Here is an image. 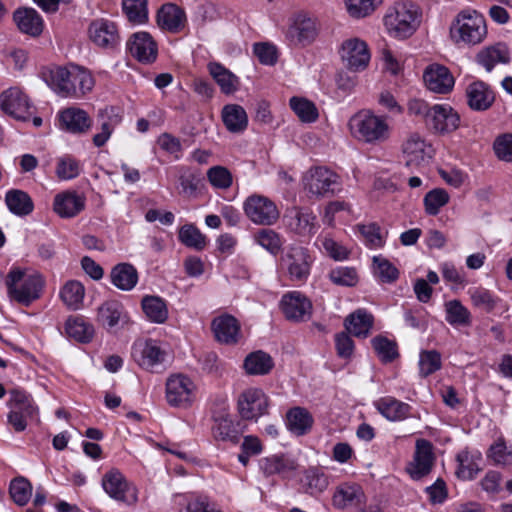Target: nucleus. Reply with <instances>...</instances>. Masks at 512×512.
I'll use <instances>...</instances> for the list:
<instances>
[{"instance_id": "obj_13", "label": "nucleus", "mask_w": 512, "mask_h": 512, "mask_svg": "<svg viewBox=\"0 0 512 512\" xmlns=\"http://www.w3.org/2000/svg\"><path fill=\"white\" fill-rule=\"evenodd\" d=\"M243 211L247 218L257 225H273L280 216L276 204L261 194L248 196L243 202Z\"/></svg>"}, {"instance_id": "obj_27", "label": "nucleus", "mask_w": 512, "mask_h": 512, "mask_svg": "<svg viewBox=\"0 0 512 512\" xmlns=\"http://www.w3.org/2000/svg\"><path fill=\"white\" fill-rule=\"evenodd\" d=\"M127 48L142 63H151L157 57V45L147 32L134 33L127 42Z\"/></svg>"}, {"instance_id": "obj_55", "label": "nucleus", "mask_w": 512, "mask_h": 512, "mask_svg": "<svg viewBox=\"0 0 512 512\" xmlns=\"http://www.w3.org/2000/svg\"><path fill=\"white\" fill-rule=\"evenodd\" d=\"M81 173L79 160L71 155H63L57 159L55 174L60 180H71Z\"/></svg>"}, {"instance_id": "obj_25", "label": "nucleus", "mask_w": 512, "mask_h": 512, "mask_svg": "<svg viewBox=\"0 0 512 512\" xmlns=\"http://www.w3.org/2000/svg\"><path fill=\"white\" fill-rule=\"evenodd\" d=\"M121 111L113 106L100 109L97 114V120L100 123V132L93 136V144L96 147L104 146L110 139L115 128L122 122Z\"/></svg>"}, {"instance_id": "obj_49", "label": "nucleus", "mask_w": 512, "mask_h": 512, "mask_svg": "<svg viewBox=\"0 0 512 512\" xmlns=\"http://www.w3.org/2000/svg\"><path fill=\"white\" fill-rule=\"evenodd\" d=\"M212 433L216 440L238 442L237 432L234 429L233 421L227 413L214 417Z\"/></svg>"}, {"instance_id": "obj_28", "label": "nucleus", "mask_w": 512, "mask_h": 512, "mask_svg": "<svg viewBox=\"0 0 512 512\" xmlns=\"http://www.w3.org/2000/svg\"><path fill=\"white\" fill-rule=\"evenodd\" d=\"M510 60V50L503 42L482 48L475 57L476 63L487 72H491L498 64H508Z\"/></svg>"}, {"instance_id": "obj_10", "label": "nucleus", "mask_w": 512, "mask_h": 512, "mask_svg": "<svg viewBox=\"0 0 512 512\" xmlns=\"http://www.w3.org/2000/svg\"><path fill=\"white\" fill-rule=\"evenodd\" d=\"M303 183L304 189L317 198L331 196L341 190L340 177L322 166L307 171Z\"/></svg>"}, {"instance_id": "obj_39", "label": "nucleus", "mask_w": 512, "mask_h": 512, "mask_svg": "<svg viewBox=\"0 0 512 512\" xmlns=\"http://www.w3.org/2000/svg\"><path fill=\"white\" fill-rule=\"evenodd\" d=\"M59 297L67 309L79 310L83 307L85 287L78 280H69L60 288Z\"/></svg>"}, {"instance_id": "obj_43", "label": "nucleus", "mask_w": 512, "mask_h": 512, "mask_svg": "<svg viewBox=\"0 0 512 512\" xmlns=\"http://www.w3.org/2000/svg\"><path fill=\"white\" fill-rule=\"evenodd\" d=\"M208 70L224 94H232L238 89V77L223 65L212 62L208 64Z\"/></svg>"}, {"instance_id": "obj_30", "label": "nucleus", "mask_w": 512, "mask_h": 512, "mask_svg": "<svg viewBox=\"0 0 512 512\" xmlns=\"http://www.w3.org/2000/svg\"><path fill=\"white\" fill-rule=\"evenodd\" d=\"M59 117L62 129L73 134L86 133L92 127V119L80 108H67L60 112Z\"/></svg>"}, {"instance_id": "obj_51", "label": "nucleus", "mask_w": 512, "mask_h": 512, "mask_svg": "<svg viewBox=\"0 0 512 512\" xmlns=\"http://www.w3.org/2000/svg\"><path fill=\"white\" fill-rule=\"evenodd\" d=\"M467 293L472 305L486 312L492 311L499 301L497 296L483 287H471Z\"/></svg>"}, {"instance_id": "obj_63", "label": "nucleus", "mask_w": 512, "mask_h": 512, "mask_svg": "<svg viewBox=\"0 0 512 512\" xmlns=\"http://www.w3.org/2000/svg\"><path fill=\"white\" fill-rule=\"evenodd\" d=\"M441 355L436 350H426L420 353L419 369L423 377H427L441 368Z\"/></svg>"}, {"instance_id": "obj_53", "label": "nucleus", "mask_w": 512, "mask_h": 512, "mask_svg": "<svg viewBox=\"0 0 512 512\" xmlns=\"http://www.w3.org/2000/svg\"><path fill=\"white\" fill-rule=\"evenodd\" d=\"M290 107L297 117L305 123H313L318 119V110L315 104L306 98L292 97Z\"/></svg>"}, {"instance_id": "obj_37", "label": "nucleus", "mask_w": 512, "mask_h": 512, "mask_svg": "<svg viewBox=\"0 0 512 512\" xmlns=\"http://www.w3.org/2000/svg\"><path fill=\"white\" fill-rule=\"evenodd\" d=\"M5 203L8 210L19 217L31 214L34 209V203L30 195L19 189L8 190L5 194Z\"/></svg>"}, {"instance_id": "obj_31", "label": "nucleus", "mask_w": 512, "mask_h": 512, "mask_svg": "<svg viewBox=\"0 0 512 512\" xmlns=\"http://www.w3.org/2000/svg\"><path fill=\"white\" fill-rule=\"evenodd\" d=\"M468 106L474 111H485L489 109L495 100L492 89L481 81L469 84L466 88Z\"/></svg>"}, {"instance_id": "obj_57", "label": "nucleus", "mask_w": 512, "mask_h": 512, "mask_svg": "<svg viewBox=\"0 0 512 512\" xmlns=\"http://www.w3.org/2000/svg\"><path fill=\"white\" fill-rule=\"evenodd\" d=\"M316 243H319L323 251L335 261H345L350 256L351 251L346 246L328 235L319 236Z\"/></svg>"}, {"instance_id": "obj_12", "label": "nucleus", "mask_w": 512, "mask_h": 512, "mask_svg": "<svg viewBox=\"0 0 512 512\" xmlns=\"http://www.w3.org/2000/svg\"><path fill=\"white\" fill-rule=\"evenodd\" d=\"M285 229L296 236L311 238L318 230L317 216L306 207L292 206L285 210L282 218Z\"/></svg>"}, {"instance_id": "obj_54", "label": "nucleus", "mask_w": 512, "mask_h": 512, "mask_svg": "<svg viewBox=\"0 0 512 512\" xmlns=\"http://www.w3.org/2000/svg\"><path fill=\"white\" fill-rule=\"evenodd\" d=\"M296 469L295 462L284 456H271L265 459L263 470L267 475L288 476Z\"/></svg>"}, {"instance_id": "obj_64", "label": "nucleus", "mask_w": 512, "mask_h": 512, "mask_svg": "<svg viewBox=\"0 0 512 512\" xmlns=\"http://www.w3.org/2000/svg\"><path fill=\"white\" fill-rule=\"evenodd\" d=\"M307 491L311 495L323 492L328 486V477L318 468H309L305 473Z\"/></svg>"}, {"instance_id": "obj_5", "label": "nucleus", "mask_w": 512, "mask_h": 512, "mask_svg": "<svg viewBox=\"0 0 512 512\" xmlns=\"http://www.w3.org/2000/svg\"><path fill=\"white\" fill-rule=\"evenodd\" d=\"M348 128L354 138L367 144L383 143L390 136V126L386 119L369 110L354 114L348 121Z\"/></svg>"}, {"instance_id": "obj_33", "label": "nucleus", "mask_w": 512, "mask_h": 512, "mask_svg": "<svg viewBox=\"0 0 512 512\" xmlns=\"http://www.w3.org/2000/svg\"><path fill=\"white\" fill-rule=\"evenodd\" d=\"M374 317L366 309H357L344 320V326L348 333L357 338H367L373 328Z\"/></svg>"}, {"instance_id": "obj_45", "label": "nucleus", "mask_w": 512, "mask_h": 512, "mask_svg": "<svg viewBox=\"0 0 512 512\" xmlns=\"http://www.w3.org/2000/svg\"><path fill=\"white\" fill-rule=\"evenodd\" d=\"M445 320L454 327H468L472 323V316L459 300L454 299L445 303Z\"/></svg>"}, {"instance_id": "obj_41", "label": "nucleus", "mask_w": 512, "mask_h": 512, "mask_svg": "<svg viewBox=\"0 0 512 512\" xmlns=\"http://www.w3.org/2000/svg\"><path fill=\"white\" fill-rule=\"evenodd\" d=\"M376 407L378 411L390 421H401L405 419L410 412V406L407 403L393 397L380 398L376 403Z\"/></svg>"}, {"instance_id": "obj_14", "label": "nucleus", "mask_w": 512, "mask_h": 512, "mask_svg": "<svg viewBox=\"0 0 512 512\" xmlns=\"http://www.w3.org/2000/svg\"><path fill=\"white\" fill-rule=\"evenodd\" d=\"M268 408V396L260 388L249 387L245 389L237 400L238 413L244 420L256 422L268 413Z\"/></svg>"}, {"instance_id": "obj_42", "label": "nucleus", "mask_w": 512, "mask_h": 512, "mask_svg": "<svg viewBox=\"0 0 512 512\" xmlns=\"http://www.w3.org/2000/svg\"><path fill=\"white\" fill-rule=\"evenodd\" d=\"M141 306L146 318L152 323L162 324L168 319L167 304L159 296L143 297Z\"/></svg>"}, {"instance_id": "obj_18", "label": "nucleus", "mask_w": 512, "mask_h": 512, "mask_svg": "<svg viewBox=\"0 0 512 512\" xmlns=\"http://www.w3.org/2000/svg\"><path fill=\"white\" fill-rule=\"evenodd\" d=\"M88 37L97 47L112 50L119 45L120 36L114 22L107 19H95L88 27Z\"/></svg>"}, {"instance_id": "obj_1", "label": "nucleus", "mask_w": 512, "mask_h": 512, "mask_svg": "<svg viewBox=\"0 0 512 512\" xmlns=\"http://www.w3.org/2000/svg\"><path fill=\"white\" fill-rule=\"evenodd\" d=\"M46 82L57 95L65 98H80L90 92L95 83L91 73L77 65L52 69Z\"/></svg>"}, {"instance_id": "obj_7", "label": "nucleus", "mask_w": 512, "mask_h": 512, "mask_svg": "<svg viewBox=\"0 0 512 512\" xmlns=\"http://www.w3.org/2000/svg\"><path fill=\"white\" fill-rule=\"evenodd\" d=\"M105 493L113 500L127 506H135L139 501V489L126 478L118 468H110L101 479Z\"/></svg>"}, {"instance_id": "obj_20", "label": "nucleus", "mask_w": 512, "mask_h": 512, "mask_svg": "<svg viewBox=\"0 0 512 512\" xmlns=\"http://www.w3.org/2000/svg\"><path fill=\"white\" fill-rule=\"evenodd\" d=\"M211 330L215 339L225 345L237 344L241 337L238 320L230 314H221L211 322Z\"/></svg>"}, {"instance_id": "obj_23", "label": "nucleus", "mask_w": 512, "mask_h": 512, "mask_svg": "<svg viewBox=\"0 0 512 512\" xmlns=\"http://www.w3.org/2000/svg\"><path fill=\"white\" fill-rule=\"evenodd\" d=\"M426 87L435 93L446 94L454 87V77L449 69L440 64L429 65L423 74Z\"/></svg>"}, {"instance_id": "obj_29", "label": "nucleus", "mask_w": 512, "mask_h": 512, "mask_svg": "<svg viewBox=\"0 0 512 512\" xmlns=\"http://www.w3.org/2000/svg\"><path fill=\"white\" fill-rule=\"evenodd\" d=\"M407 166H420L431 158V147L418 134L410 135L403 144Z\"/></svg>"}, {"instance_id": "obj_6", "label": "nucleus", "mask_w": 512, "mask_h": 512, "mask_svg": "<svg viewBox=\"0 0 512 512\" xmlns=\"http://www.w3.org/2000/svg\"><path fill=\"white\" fill-rule=\"evenodd\" d=\"M8 395L7 420L16 432L24 431L29 422H39V407L30 393L21 387H14L8 391Z\"/></svg>"}, {"instance_id": "obj_56", "label": "nucleus", "mask_w": 512, "mask_h": 512, "mask_svg": "<svg viewBox=\"0 0 512 512\" xmlns=\"http://www.w3.org/2000/svg\"><path fill=\"white\" fill-rule=\"evenodd\" d=\"M450 196L445 189L435 188L430 190L423 199L425 213L427 215H437L441 208L449 202Z\"/></svg>"}, {"instance_id": "obj_9", "label": "nucleus", "mask_w": 512, "mask_h": 512, "mask_svg": "<svg viewBox=\"0 0 512 512\" xmlns=\"http://www.w3.org/2000/svg\"><path fill=\"white\" fill-rule=\"evenodd\" d=\"M197 385L184 374L170 375L165 384L167 403L176 408H189L197 397Z\"/></svg>"}, {"instance_id": "obj_2", "label": "nucleus", "mask_w": 512, "mask_h": 512, "mask_svg": "<svg viewBox=\"0 0 512 512\" xmlns=\"http://www.w3.org/2000/svg\"><path fill=\"white\" fill-rule=\"evenodd\" d=\"M5 285L11 301L29 306L42 296L45 279L39 272L12 268L6 275Z\"/></svg>"}, {"instance_id": "obj_4", "label": "nucleus", "mask_w": 512, "mask_h": 512, "mask_svg": "<svg viewBox=\"0 0 512 512\" xmlns=\"http://www.w3.org/2000/svg\"><path fill=\"white\" fill-rule=\"evenodd\" d=\"M449 33L455 44L478 45L487 37L486 20L475 10L461 11L452 21Z\"/></svg>"}, {"instance_id": "obj_62", "label": "nucleus", "mask_w": 512, "mask_h": 512, "mask_svg": "<svg viewBox=\"0 0 512 512\" xmlns=\"http://www.w3.org/2000/svg\"><path fill=\"white\" fill-rule=\"evenodd\" d=\"M383 0H345L349 15L353 18H364L375 11Z\"/></svg>"}, {"instance_id": "obj_52", "label": "nucleus", "mask_w": 512, "mask_h": 512, "mask_svg": "<svg viewBox=\"0 0 512 512\" xmlns=\"http://www.w3.org/2000/svg\"><path fill=\"white\" fill-rule=\"evenodd\" d=\"M372 262L374 275L381 282L392 283L398 279V269L384 256L376 255Z\"/></svg>"}, {"instance_id": "obj_22", "label": "nucleus", "mask_w": 512, "mask_h": 512, "mask_svg": "<svg viewBox=\"0 0 512 512\" xmlns=\"http://www.w3.org/2000/svg\"><path fill=\"white\" fill-rule=\"evenodd\" d=\"M97 322L112 329L129 323L130 318L123 304L117 300H107L97 308Z\"/></svg>"}, {"instance_id": "obj_15", "label": "nucleus", "mask_w": 512, "mask_h": 512, "mask_svg": "<svg viewBox=\"0 0 512 512\" xmlns=\"http://www.w3.org/2000/svg\"><path fill=\"white\" fill-rule=\"evenodd\" d=\"M313 258L307 248L291 246L282 257V265L293 282H305L310 275Z\"/></svg>"}, {"instance_id": "obj_21", "label": "nucleus", "mask_w": 512, "mask_h": 512, "mask_svg": "<svg viewBox=\"0 0 512 512\" xmlns=\"http://www.w3.org/2000/svg\"><path fill=\"white\" fill-rule=\"evenodd\" d=\"M434 456L432 445L425 439L417 440L413 460L407 467V472L414 480H420L430 473Z\"/></svg>"}, {"instance_id": "obj_48", "label": "nucleus", "mask_w": 512, "mask_h": 512, "mask_svg": "<svg viewBox=\"0 0 512 512\" xmlns=\"http://www.w3.org/2000/svg\"><path fill=\"white\" fill-rule=\"evenodd\" d=\"M371 345L378 358L383 363H391L399 357L396 341L385 336L377 335L371 340Z\"/></svg>"}, {"instance_id": "obj_17", "label": "nucleus", "mask_w": 512, "mask_h": 512, "mask_svg": "<svg viewBox=\"0 0 512 512\" xmlns=\"http://www.w3.org/2000/svg\"><path fill=\"white\" fill-rule=\"evenodd\" d=\"M0 107L3 112L20 121H28L33 115L29 98L18 87H11L1 93Z\"/></svg>"}, {"instance_id": "obj_35", "label": "nucleus", "mask_w": 512, "mask_h": 512, "mask_svg": "<svg viewBox=\"0 0 512 512\" xmlns=\"http://www.w3.org/2000/svg\"><path fill=\"white\" fill-rule=\"evenodd\" d=\"M221 118L230 133H243L248 127V115L238 104H227L222 108Z\"/></svg>"}, {"instance_id": "obj_46", "label": "nucleus", "mask_w": 512, "mask_h": 512, "mask_svg": "<svg viewBox=\"0 0 512 512\" xmlns=\"http://www.w3.org/2000/svg\"><path fill=\"white\" fill-rule=\"evenodd\" d=\"M274 367L272 357L263 351H255L246 356L244 361L245 371L249 375H265Z\"/></svg>"}, {"instance_id": "obj_38", "label": "nucleus", "mask_w": 512, "mask_h": 512, "mask_svg": "<svg viewBox=\"0 0 512 512\" xmlns=\"http://www.w3.org/2000/svg\"><path fill=\"white\" fill-rule=\"evenodd\" d=\"M112 284L120 290L130 291L138 282V272L129 263H120L114 266L110 273Z\"/></svg>"}, {"instance_id": "obj_59", "label": "nucleus", "mask_w": 512, "mask_h": 512, "mask_svg": "<svg viewBox=\"0 0 512 512\" xmlns=\"http://www.w3.org/2000/svg\"><path fill=\"white\" fill-rule=\"evenodd\" d=\"M9 493L13 501L19 505H26L32 495V485L24 477H18L11 481Z\"/></svg>"}, {"instance_id": "obj_11", "label": "nucleus", "mask_w": 512, "mask_h": 512, "mask_svg": "<svg viewBox=\"0 0 512 512\" xmlns=\"http://www.w3.org/2000/svg\"><path fill=\"white\" fill-rule=\"evenodd\" d=\"M318 32L317 20L305 11H298L289 18L286 39L291 45L305 47L315 41Z\"/></svg>"}, {"instance_id": "obj_47", "label": "nucleus", "mask_w": 512, "mask_h": 512, "mask_svg": "<svg viewBox=\"0 0 512 512\" xmlns=\"http://www.w3.org/2000/svg\"><path fill=\"white\" fill-rule=\"evenodd\" d=\"M458 468L456 474L459 478L469 480L474 478L480 470L479 462L481 461V454L479 452H469L463 450L457 455Z\"/></svg>"}, {"instance_id": "obj_3", "label": "nucleus", "mask_w": 512, "mask_h": 512, "mask_svg": "<svg viewBox=\"0 0 512 512\" xmlns=\"http://www.w3.org/2000/svg\"><path fill=\"white\" fill-rule=\"evenodd\" d=\"M421 17L422 13L417 5L411 2H398L387 10L383 21L391 37L404 40L416 32Z\"/></svg>"}, {"instance_id": "obj_61", "label": "nucleus", "mask_w": 512, "mask_h": 512, "mask_svg": "<svg viewBox=\"0 0 512 512\" xmlns=\"http://www.w3.org/2000/svg\"><path fill=\"white\" fill-rule=\"evenodd\" d=\"M179 240L185 246L202 250L206 246V237L193 225H184L179 230Z\"/></svg>"}, {"instance_id": "obj_32", "label": "nucleus", "mask_w": 512, "mask_h": 512, "mask_svg": "<svg viewBox=\"0 0 512 512\" xmlns=\"http://www.w3.org/2000/svg\"><path fill=\"white\" fill-rule=\"evenodd\" d=\"M185 23V12L175 4H165L157 13V24L162 30L177 33L184 28Z\"/></svg>"}, {"instance_id": "obj_50", "label": "nucleus", "mask_w": 512, "mask_h": 512, "mask_svg": "<svg viewBox=\"0 0 512 512\" xmlns=\"http://www.w3.org/2000/svg\"><path fill=\"white\" fill-rule=\"evenodd\" d=\"M179 512H223L211 499L202 494L191 493L185 496L184 507Z\"/></svg>"}, {"instance_id": "obj_36", "label": "nucleus", "mask_w": 512, "mask_h": 512, "mask_svg": "<svg viewBox=\"0 0 512 512\" xmlns=\"http://www.w3.org/2000/svg\"><path fill=\"white\" fill-rule=\"evenodd\" d=\"M13 17L21 32L31 36H38L42 33L44 27L43 19L35 9H18L14 12Z\"/></svg>"}, {"instance_id": "obj_24", "label": "nucleus", "mask_w": 512, "mask_h": 512, "mask_svg": "<svg viewBox=\"0 0 512 512\" xmlns=\"http://www.w3.org/2000/svg\"><path fill=\"white\" fill-rule=\"evenodd\" d=\"M428 124L440 134L455 131L460 125V116L447 104H435L432 106V113Z\"/></svg>"}, {"instance_id": "obj_40", "label": "nucleus", "mask_w": 512, "mask_h": 512, "mask_svg": "<svg viewBox=\"0 0 512 512\" xmlns=\"http://www.w3.org/2000/svg\"><path fill=\"white\" fill-rule=\"evenodd\" d=\"M287 428L293 434L302 436L308 433L313 425V417L308 410L294 407L287 412Z\"/></svg>"}, {"instance_id": "obj_44", "label": "nucleus", "mask_w": 512, "mask_h": 512, "mask_svg": "<svg viewBox=\"0 0 512 512\" xmlns=\"http://www.w3.org/2000/svg\"><path fill=\"white\" fill-rule=\"evenodd\" d=\"M65 332L69 338L81 343H88L94 336V327L83 317L71 316L66 320Z\"/></svg>"}, {"instance_id": "obj_19", "label": "nucleus", "mask_w": 512, "mask_h": 512, "mask_svg": "<svg viewBox=\"0 0 512 512\" xmlns=\"http://www.w3.org/2000/svg\"><path fill=\"white\" fill-rule=\"evenodd\" d=\"M280 306L285 317L296 322L308 320L312 313L311 301L299 291L285 293Z\"/></svg>"}, {"instance_id": "obj_34", "label": "nucleus", "mask_w": 512, "mask_h": 512, "mask_svg": "<svg viewBox=\"0 0 512 512\" xmlns=\"http://www.w3.org/2000/svg\"><path fill=\"white\" fill-rule=\"evenodd\" d=\"M365 494L358 484L344 483L337 487L333 495V505L337 509L358 506L365 502Z\"/></svg>"}, {"instance_id": "obj_8", "label": "nucleus", "mask_w": 512, "mask_h": 512, "mask_svg": "<svg viewBox=\"0 0 512 512\" xmlns=\"http://www.w3.org/2000/svg\"><path fill=\"white\" fill-rule=\"evenodd\" d=\"M131 355L133 360L144 370L156 373L166 369L167 351L158 340L140 339L135 341Z\"/></svg>"}, {"instance_id": "obj_58", "label": "nucleus", "mask_w": 512, "mask_h": 512, "mask_svg": "<svg viewBox=\"0 0 512 512\" xmlns=\"http://www.w3.org/2000/svg\"><path fill=\"white\" fill-rule=\"evenodd\" d=\"M357 229L363 238L364 244L369 249H380L385 245V237L377 224L357 225Z\"/></svg>"}, {"instance_id": "obj_60", "label": "nucleus", "mask_w": 512, "mask_h": 512, "mask_svg": "<svg viewBox=\"0 0 512 512\" xmlns=\"http://www.w3.org/2000/svg\"><path fill=\"white\" fill-rule=\"evenodd\" d=\"M123 11L130 22L143 24L148 18L146 0H123Z\"/></svg>"}, {"instance_id": "obj_16", "label": "nucleus", "mask_w": 512, "mask_h": 512, "mask_svg": "<svg viewBox=\"0 0 512 512\" xmlns=\"http://www.w3.org/2000/svg\"><path fill=\"white\" fill-rule=\"evenodd\" d=\"M339 55L344 65L354 72L365 70L371 59L367 43L357 37L344 40Z\"/></svg>"}, {"instance_id": "obj_26", "label": "nucleus", "mask_w": 512, "mask_h": 512, "mask_svg": "<svg viewBox=\"0 0 512 512\" xmlns=\"http://www.w3.org/2000/svg\"><path fill=\"white\" fill-rule=\"evenodd\" d=\"M86 198L76 191L67 190L54 197L53 210L61 218H72L84 210Z\"/></svg>"}]
</instances>
